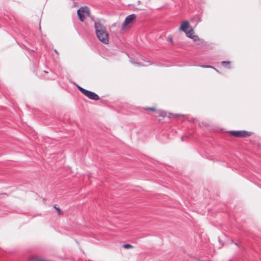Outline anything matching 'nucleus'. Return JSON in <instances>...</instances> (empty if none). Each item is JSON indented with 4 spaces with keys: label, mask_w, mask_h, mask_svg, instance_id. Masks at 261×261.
<instances>
[{
    "label": "nucleus",
    "mask_w": 261,
    "mask_h": 261,
    "mask_svg": "<svg viewBox=\"0 0 261 261\" xmlns=\"http://www.w3.org/2000/svg\"><path fill=\"white\" fill-rule=\"evenodd\" d=\"M77 14L80 20L83 22L87 17L89 16V9L87 6L82 7L77 10Z\"/></svg>",
    "instance_id": "f257e3e1"
},
{
    "label": "nucleus",
    "mask_w": 261,
    "mask_h": 261,
    "mask_svg": "<svg viewBox=\"0 0 261 261\" xmlns=\"http://www.w3.org/2000/svg\"><path fill=\"white\" fill-rule=\"evenodd\" d=\"M96 35L100 41L106 44L109 43V34L107 29L100 32H96Z\"/></svg>",
    "instance_id": "f03ea898"
},
{
    "label": "nucleus",
    "mask_w": 261,
    "mask_h": 261,
    "mask_svg": "<svg viewBox=\"0 0 261 261\" xmlns=\"http://www.w3.org/2000/svg\"><path fill=\"white\" fill-rule=\"evenodd\" d=\"M229 133L236 137H246L250 136L251 135V132H247L245 130H240V131L231 130V131L229 132Z\"/></svg>",
    "instance_id": "7ed1b4c3"
},
{
    "label": "nucleus",
    "mask_w": 261,
    "mask_h": 261,
    "mask_svg": "<svg viewBox=\"0 0 261 261\" xmlns=\"http://www.w3.org/2000/svg\"><path fill=\"white\" fill-rule=\"evenodd\" d=\"M94 28L96 32H100L106 29L104 25L98 19L94 21Z\"/></svg>",
    "instance_id": "20e7f679"
},
{
    "label": "nucleus",
    "mask_w": 261,
    "mask_h": 261,
    "mask_svg": "<svg viewBox=\"0 0 261 261\" xmlns=\"http://www.w3.org/2000/svg\"><path fill=\"white\" fill-rule=\"evenodd\" d=\"M84 94L90 99L95 100L99 99L98 95L93 92L86 90Z\"/></svg>",
    "instance_id": "39448f33"
},
{
    "label": "nucleus",
    "mask_w": 261,
    "mask_h": 261,
    "mask_svg": "<svg viewBox=\"0 0 261 261\" xmlns=\"http://www.w3.org/2000/svg\"><path fill=\"white\" fill-rule=\"evenodd\" d=\"M136 16L134 14H132L127 16L123 23L122 27L123 28H125L128 24L132 23V21L136 18Z\"/></svg>",
    "instance_id": "423d86ee"
},
{
    "label": "nucleus",
    "mask_w": 261,
    "mask_h": 261,
    "mask_svg": "<svg viewBox=\"0 0 261 261\" xmlns=\"http://www.w3.org/2000/svg\"><path fill=\"white\" fill-rule=\"evenodd\" d=\"M190 28V26L189 25V23L188 21H184L182 22L179 30L180 31H182L184 32H186L188 31V30Z\"/></svg>",
    "instance_id": "0eeeda50"
},
{
    "label": "nucleus",
    "mask_w": 261,
    "mask_h": 261,
    "mask_svg": "<svg viewBox=\"0 0 261 261\" xmlns=\"http://www.w3.org/2000/svg\"><path fill=\"white\" fill-rule=\"evenodd\" d=\"M185 33L187 36L190 38L194 35V32L192 29H191L190 31H188Z\"/></svg>",
    "instance_id": "6e6552de"
},
{
    "label": "nucleus",
    "mask_w": 261,
    "mask_h": 261,
    "mask_svg": "<svg viewBox=\"0 0 261 261\" xmlns=\"http://www.w3.org/2000/svg\"><path fill=\"white\" fill-rule=\"evenodd\" d=\"M158 114L160 116L165 117V112L162 110H159L157 111Z\"/></svg>",
    "instance_id": "1a4fd4ad"
},
{
    "label": "nucleus",
    "mask_w": 261,
    "mask_h": 261,
    "mask_svg": "<svg viewBox=\"0 0 261 261\" xmlns=\"http://www.w3.org/2000/svg\"><path fill=\"white\" fill-rule=\"evenodd\" d=\"M123 248H126V249L132 248L133 247V246L132 245L129 244H124L123 245Z\"/></svg>",
    "instance_id": "9d476101"
},
{
    "label": "nucleus",
    "mask_w": 261,
    "mask_h": 261,
    "mask_svg": "<svg viewBox=\"0 0 261 261\" xmlns=\"http://www.w3.org/2000/svg\"><path fill=\"white\" fill-rule=\"evenodd\" d=\"M221 64L224 67H227L229 65L230 62L228 61H222Z\"/></svg>",
    "instance_id": "9b49d317"
},
{
    "label": "nucleus",
    "mask_w": 261,
    "mask_h": 261,
    "mask_svg": "<svg viewBox=\"0 0 261 261\" xmlns=\"http://www.w3.org/2000/svg\"><path fill=\"white\" fill-rule=\"evenodd\" d=\"M200 67H202V68H213L214 69H215V70H216L217 72L218 70L217 69H216L214 67H213V66H211V65H201Z\"/></svg>",
    "instance_id": "f8f14e48"
},
{
    "label": "nucleus",
    "mask_w": 261,
    "mask_h": 261,
    "mask_svg": "<svg viewBox=\"0 0 261 261\" xmlns=\"http://www.w3.org/2000/svg\"><path fill=\"white\" fill-rule=\"evenodd\" d=\"M77 89L84 94L85 92V91H86V89L83 88L82 87L77 86Z\"/></svg>",
    "instance_id": "ddd939ff"
},
{
    "label": "nucleus",
    "mask_w": 261,
    "mask_h": 261,
    "mask_svg": "<svg viewBox=\"0 0 261 261\" xmlns=\"http://www.w3.org/2000/svg\"><path fill=\"white\" fill-rule=\"evenodd\" d=\"M191 38L194 41H198L199 40L198 36L194 34Z\"/></svg>",
    "instance_id": "4468645a"
},
{
    "label": "nucleus",
    "mask_w": 261,
    "mask_h": 261,
    "mask_svg": "<svg viewBox=\"0 0 261 261\" xmlns=\"http://www.w3.org/2000/svg\"><path fill=\"white\" fill-rule=\"evenodd\" d=\"M130 62L132 63V64H137V65H141V66H146L147 65H145V64H141V63H137V62H134L133 60H130Z\"/></svg>",
    "instance_id": "2eb2a0df"
},
{
    "label": "nucleus",
    "mask_w": 261,
    "mask_h": 261,
    "mask_svg": "<svg viewBox=\"0 0 261 261\" xmlns=\"http://www.w3.org/2000/svg\"><path fill=\"white\" fill-rule=\"evenodd\" d=\"M54 207L57 210L58 214H60L61 213V210L60 209V208L56 207V205H55Z\"/></svg>",
    "instance_id": "dca6fc26"
},
{
    "label": "nucleus",
    "mask_w": 261,
    "mask_h": 261,
    "mask_svg": "<svg viewBox=\"0 0 261 261\" xmlns=\"http://www.w3.org/2000/svg\"><path fill=\"white\" fill-rule=\"evenodd\" d=\"M146 110H150V111H155V109L153 108H151V107H146L145 108Z\"/></svg>",
    "instance_id": "f3484780"
},
{
    "label": "nucleus",
    "mask_w": 261,
    "mask_h": 261,
    "mask_svg": "<svg viewBox=\"0 0 261 261\" xmlns=\"http://www.w3.org/2000/svg\"><path fill=\"white\" fill-rule=\"evenodd\" d=\"M168 38H169V41L171 43H172V42H173V38H172V37L171 36H169L168 37Z\"/></svg>",
    "instance_id": "a211bd4d"
},
{
    "label": "nucleus",
    "mask_w": 261,
    "mask_h": 261,
    "mask_svg": "<svg viewBox=\"0 0 261 261\" xmlns=\"http://www.w3.org/2000/svg\"><path fill=\"white\" fill-rule=\"evenodd\" d=\"M180 116V115H178V114H175V115H174V116H175V117H178V116Z\"/></svg>",
    "instance_id": "6ab92c4d"
}]
</instances>
